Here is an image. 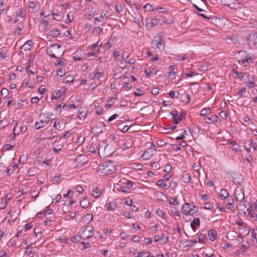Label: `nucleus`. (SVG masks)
<instances>
[{
  "label": "nucleus",
  "mask_w": 257,
  "mask_h": 257,
  "mask_svg": "<svg viewBox=\"0 0 257 257\" xmlns=\"http://www.w3.org/2000/svg\"><path fill=\"white\" fill-rule=\"evenodd\" d=\"M115 170L114 163L111 161H109L100 164L97 171L100 174L107 175L114 173Z\"/></svg>",
  "instance_id": "nucleus-1"
},
{
  "label": "nucleus",
  "mask_w": 257,
  "mask_h": 257,
  "mask_svg": "<svg viewBox=\"0 0 257 257\" xmlns=\"http://www.w3.org/2000/svg\"><path fill=\"white\" fill-rule=\"evenodd\" d=\"M46 53L51 57L59 59L63 55L64 51L60 45L53 44L47 48Z\"/></svg>",
  "instance_id": "nucleus-2"
},
{
  "label": "nucleus",
  "mask_w": 257,
  "mask_h": 257,
  "mask_svg": "<svg viewBox=\"0 0 257 257\" xmlns=\"http://www.w3.org/2000/svg\"><path fill=\"white\" fill-rule=\"evenodd\" d=\"M52 115V113L50 114L49 113L40 114L39 121L35 123V128L38 130L47 125L50 121H52L51 119Z\"/></svg>",
  "instance_id": "nucleus-3"
},
{
  "label": "nucleus",
  "mask_w": 257,
  "mask_h": 257,
  "mask_svg": "<svg viewBox=\"0 0 257 257\" xmlns=\"http://www.w3.org/2000/svg\"><path fill=\"white\" fill-rule=\"evenodd\" d=\"M153 48L158 49L159 51L163 50L165 49L164 41L162 39L161 33L158 34L152 42Z\"/></svg>",
  "instance_id": "nucleus-4"
},
{
  "label": "nucleus",
  "mask_w": 257,
  "mask_h": 257,
  "mask_svg": "<svg viewBox=\"0 0 257 257\" xmlns=\"http://www.w3.org/2000/svg\"><path fill=\"white\" fill-rule=\"evenodd\" d=\"M181 211L186 215H193L198 211V209L196 206H191L189 203H185L182 205Z\"/></svg>",
  "instance_id": "nucleus-5"
},
{
  "label": "nucleus",
  "mask_w": 257,
  "mask_h": 257,
  "mask_svg": "<svg viewBox=\"0 0 257 257\" xmlns=\"http://www.w3.org/2000/svg\"><path fill=\"white\" fill-rule=\"evenodd\" d=\"M247 42L251 48L257 47V32L252 31L248 35Z\"/></svg>",
  "instance_id": "nucleus-6"
},
{
  "label": "nucleus",
  "mask_w": 257,
  "mask_h": 257,
  "mask_svg": "<svg viewBox=\"0 0 257 257\" xmlns=\"http://www.w3.org/2000/svg\"><path fill=\"white\" fill-rule=\"evenodd\" d=\"M88 162V159L86 156L84 155H79L74 161V164L76 167L81 168L86 164Z\"/></svg>",
  "instance_id": "nucleus-7"
},
{
  "label": "nucleus",
  "mask_w": 257,
  "mask_h": 257,
  "mask_svg": "<svg viewBox=\"0 0 257 257\" xmlns=\"http://www.w3.org/2000/svg\"><path fill=\"white\" fill-rule=\"evenodd\" d=\"M156 151L155 146L153 144L148 149H147L142 155V158L144 160H148L150 159L154 155Z\"/></svg>",
  "instance_id": "nucleus-8"
},
{
  "label": "nucleus",
  "mask_w": 257,
  "mask_h": 257,
  "mask_svg": "<svg viewBox=\"0 0 257 257\" xmlns=\"http://www.w3.org/2000/svg\"><path fill=\"white\" fill-rule=\"evenodd\" d=\"M103 70L101 67H98L90 74V77L91 79H99L103 76Z\"/></svg>",
  "instance_id": "nucleus-9"
},
{
  "label": "nucleus",
  "mask_w": 257,
  "mask_h": 257,
  "mask_svg": "<svg viewBox=\"0 0 257 257\" xmlns=\"http://www.w3.org/2000/svg\"><path fill=\"white\" fill-rule=\"evenodd\" d=\"M234 196L236 201L241 202L244 198V191L241 187H237L234 191Z\"/></svg>",
  "instance_id": "nucleus-10"
},
{
  "label": "nucleus",
  "mask_w": 257,
  "mask_h": 257,
  "mask_svg": "<svg viewBox=\"0 0 257 257\" xmlns=\"http://www.w3.org/2000/svg\"><path fill=\"white\" fill-rule=\"evenodd\" d=\"M246 86L249 88L255 87L256 85L255 82V77L254 75L247 74L245 82Z\"/></svg>",
  "instance_id": "nucleus-11"
},
{
  "label": "nucleus",
  "mask_w": 257,
  "mask_h": 257,
  "mask_svg": "<svg viewBox=\"0 0 257 257\" xmlns=\"http://www.w3.org/2000/svg\"><path fill=\"white\" fill-rule=\"evenodd\" d=\"M124 184V186H120L118 190L120 191L123 193H128L130 192V190L133 187V183L131 181H127L126 182H124L122 183L121 184Z\"/></svg>",
  "instance_id": "nucleus-12"
},
{
  "label": "nucleus",
  "mask_w": 257,
  "mask_h": 257,
  "mask_svg": "<svg viewBox=\"0 0 257 257\" xmlns=\"http://www.w3.org/2000/svg\"><path fill=\"white\" fill-rule=\"evenodd\" d=\"M167 20L165 18H163V19L154 18L151 19V21L148 23V24L151 27L153 28L158 25H163L164 23H167Z\"/></svg>",
  "instance_id": "nucleus-13"
},
{
  "label": "nucleus",
  "mask_w": 257,
  "mask_h": 257,
  "mask_svg": "<svg viewBox=\"0 0 257 257\" xmlns=\"http://www.w3.org/2000/svg\"><path fill=\"white\" fill-rule=\"evenodd\" d=\"M12 194L11 193L7 194L5 197L0 200V209H4L6 207L8 202L11 199Z\"/></svg>",
  "instance_id": "nucleus-14"
},
{
  "label": "nucleus",
  "mask_w": 257,
  "mask_h": 257,
  "mask_svg": "<svg viewBox=\"0 0 257 257\" xmlns=\"http://www.w3.org/2000/svg\"><path fill=\"white\" fill-rule=\"evenodd\" d=\"M67 89L62 88L60 90H56L52 92V99H57L62 96V94H65Z\"/></svg>",
  "instance_id": "nucleus-15"
},
{
  "label": "nucleus",
  "mask_w": 257,
  "mask_h": 257,
  "mask_svg": "<svg viewBox=\"0 0 257 257\" xmlns=\"http://www.w3.org/2000/svg\"><path fill=\"white\" fill-rule=\"evenodd\" d=\"M27 130V127L25 125L18 126L17 123L15 126L13 130L14 136L19 135L20 133H25Z\"/></svg>",
  "instance_id": "nucleus-16"
},
{
  "label": "nucleus",
  "mask_w": 257,
  "mask_h": 257,
  "mask_svg": "<svg viewBox=\"0 0 257 257\" xmlns=\"http://www.w3.org/2000/svg\"><path fill=\"white\" fill-rule=\"evenodd\" d=\"M208 236L209 240L213 242L217 238V232L214 229H211L208 231Z\"/></svg>",
  "instance_id": "nucleus-17"
},
{
  "label": "nucleus",
  "mask_w": 257,
  "mask_h": 257,
  "mask_svg": "<svg viewBox=\"0 0 257 257\" xmlns=\"http://www.w3.org/2000/svg\"><path fill=\"white\" fill-rule=\"evenodd\" d=\"M33 45L34 43L33 41L32 40H28L21 47V49H23L25 51H28L33 48Z\"/></svg>",
  "instance_id": "nucleus-18"
},
{
  "label": "nucleus",
  "mask_w": 257,
  "mask_h": 257,
  "mask_svg": "<svg viewBox=\"0 0 257 257\" xmlns=\"http://www.w3.org/2000/svg\"><path fill=\"white\" fill-rule=\"evenodd\" d=\"M145 72L147 77H149L152 74L156 75L157 73V70L155 67H150L145 69Z\"/></svg>",
  "instance_id": "nucleus-19"
},
{
  "label": "nucleus",
  "mask_w": 257,
  "mask_h": 257,
  "mask_svg": "<svg viewBox=\"0 0 257 257\" xmlns=\"http://www.w3.org/2000/svg\"><path fill=\"white\" fill-rule=\"evenodd\" d=\"M173 117L175 124H179L182 120V118H179V115L177 110H173L170 112Z\"/></svg>",
  "instance_id": "nucleus-20"
},
{
  "label": "nucleus",
  "mask_w": 257,
  "mask_h": 257,
  "mask_svg": "<svg viewBox=\"0 0 257 257\" xmlns=\"http://www.w3.org/2000/svg\"><path fill=\"white\" fill-rule=\"evenodd\" d=\"M154 240L155 242L162 240L164 243H167L168 241V238L166 237L164 234L161 233V234H157L155 235Z\"/></svg>",
  "instance_id": "nucleus-21"
},
{
  "label": "nucleus",
  "mask_w": 257,
  "mask_h": 257,
  "mask_svg": "<svg viewBox=\"0 0 257 257\" xmlns=\"http://www.w3.org/2000/svg\"><path fill=\"white\" fill-rule=\"evenodd\" d=\"M201 168V166L200 161L195 163L192 166L193 170L194 171L196 172L198 174L197 177L198 178H200V174H201V173L200 171Z\"/></svg>",
  "instance_id": "nucleus-22"
},
{
  "label": "nucleus",
  "mask_w": 257,
  "mask_h": 257,
  "mask_svg": "<svg viewBox=\"0 0 257 257\" xmlns=\"http://www.w3.org/2000/svg\"><path fill=\"white\" fill-rule=\"evenodd\" d=\"M232 72L234 74H235V76H234V78L235 79L238 78L240 80H242L246 75V73L241 72H238L234 68H232Z\"/></svg>",
  "instance_id": "nucleus-23"
},
{
  "label": "nucleus",
  "mask_w": 257,
  "mask_h": 257,
  "mask_svg": "<svg viewBox=\"0 0 257 257\" xmlns=\"http://www.w3.org/2000/svg\"><path fill=\"white\" fill-rule=\"evenodd\" d=\"M93 235V232L91 231L90 228L89 227H87L86 228L83 234L82 235V238L84 239L85 238H88L91 237Z\"/></svg>",
  "instance_id": "nucleus-24"
},
{
  "label": "nucleus",
  "mask_w": 257,
  "mask_h": 257,
  "mask_svg": "<svg viewBox=\"0 0 257 257\" xmlns=\"http://www.w3.org/2000/svg\"><path fill=\"white\" fill-rule=\"evenodd\" d=\"M219 120L217 115H212L210 117H207L205 119V121L207 123H211L217 122Z\"/></svg>",
  "instance_id": "nucleus-25"
},
{
  "label": "nucleus",
  "mask_w": 257,
  "mask_h": 257,
  "mask_svg": "<svg viewBox=\"0 0 257 257\" xmlns=\"http://www.w3.org/2000/svg\"><path fill=\"white\" fill-rule=\"evenodd\" d=\"M254 59V56H249L248 55H246L244 58H241L238 60V63L240 64H243L245 63H249V60H251Z\"/></svg>",
  "instance_id": "nucleus-26"
},
{
  "label": "nucleus",
  "mask_w": 257,
  "mask_h": 257,
  "mask_svg": "<svg viewBox=\"0 0 257 257\" xmlns=\"http://www.w3.org/2000/svg\"><path fill=\"white\" fill-rule=\"evenodd\" d=\"M198 242L200 243H204L206 240H207V236L206 234L200 233H198Z\"/></svg>",
  "instance_id": "nucleus-27"
},
{
  "label": "nucleus",
  "mask_w": 257,
  "mask_h": 257,
  "mask_svg": "<svg viewBox=\"0 0 257 257\" xmlns=\"http://www.w3.org/2000/svg\"><path fill=\"white\" fill-rule=\"evenodd\" d=\"M8 57V51L7 49L3 48L0 51V60H4Z\"/></svg>",
  "instance_id": "nucleus-28"
},
{
  "label": "nucleus",
  "mask_w": 257,
  "mask_h": 257,
  "mask_svg": "<svg viewBox=\"0 0 257 257\" xmlns=\"http://www.w3.org/2000/svg\"><path fill=\"white\" fill-rule=\"evenodd\" d=\"M191 180V176L190 174L186 173L182 175V181L185 183H188Z\"/></svg>",
  "instance_id": "nucleus-29"
},
{
  "label": "nucleus",
  "mask_w": 257,
  "mask_h": 257,
  "mask_svg": "<svg viewBox=\"0 0 257 257\" xmlns=\"http://www.w3.org/2000/svg\"><path fill=\"white\" fill-rule=\"evenodd\" d=\"M237 210L240 214H245V210H248L249 209L246 208L244 205L240 203L237 206Z\"/></svg>",
  "instance_id": "nucleus-30"
},
{
  "label": "nucleus",
  "mask_w": 257,
  "mask_h": 257,
  "mask_svg": "<svg viewBox=\"0 0 257 257\" xmlns=\"http://www.w3.org/2000/svg\"><path fill=\"white\" fill-rule=\"evenodd\" d=\"M56 141H55L54 142V146L53 147V150L54 152L58 153L61 150L63 145L62 144H56Z\"/></svg>",
  "instance_id": "nucleus-31"
},
{
  "label": "nucleus",
  "mask_w": 257,
  "mask_h": 257,
  "mask_svg": "<svg viewBox=\"0 0 257 257\" xmlns=\"http://www.w3.org/2000/svg\"><path fill=\"white\" fill-rule=\"evenodd\" d=\"M26 12L25 11H23L22 8L19 9L16 13V17H20L21 18H23L26 16Z\"/></svg>",
  "instance_id": "nucleus-32"
},
{
  "label": "nucleus",
  "mask_w": 257,
  "mask_h": 257,
  "mask_svg": "<svg viewBox=\"0 0 257 257\" xmlns=\"http://www.w3.org/2000/svg\"><path fill=\"white\" fill-rule=\"evenodd\" d=\"M156 184L157 186H158L160 187H162L164 189H167L168 188V186H167V183L165 182V180H164L163 179H160V180H158Z\"/></svg>",
  "instance_id": "nucleus-33"
},
{
  "label": "nucleus",
  "mask_w": 257,
  "mask_h": 257,
  "mask_svg": "<svg viewBox=\"0 0 257 257\" xmlns=\"http://www.w3.org/2000/svg\"><path fill=\"white\" fill-rule=\"evenodd\" d=\"M117 207V204L114 202H110L107 204V211H113Z\"/></svg>",
  "instance_id": "nucleus-34"
},
{
  "label": "nucleus",
  "mask_w": 257,
  "mask_h": 257,
  "mask_svg": "<svg viewBox=\"0 0 257 257\" xmlns=\"http://www.w3.org/2000/svg\"><path fill=\"white\" fill-rule=\"evenodd\" d=\"M219 196L222 200H224L228 196V194L225 189H221L219 193Z\"/></svg>",
  "instance_id": "nucleus-35"
},
{
  "label": "nucleus",
  "mask_w": 257,
  "mask_h": 257,
  "mask_svg": "<svg viewBox=\"0 0 257 257\" xmlns=\"http://www.w3.org/2000/svg\"><path fill=\"white\" fill-rule=\"evenodd\" d=\"M80 204L82 208H86L88 206L89 202L86 198H84L82 200H80Z\"/></svg>",
  "instance_id": "nucleus-36"
},
{
  "label": "nucleus",
  "mask_w": 257,
  "mask_h": 257,
  "mask_svg": "<svg viewBox=\"0 0 257 257\" xmlns=\"http://www.w3.org/2000/svg\"><path fill=\"white\" fill-rule=\"evenodd\" d=\"M132 145L133 143L131 140H127L123 143L122 145V148L123 150L128 149L132 147Z\"/></svg>",
  "instance_id": "nucleus-37"
},
{
  "label": "nucleus",
  "mask_w": 257,
  "mask_h": 257,
  "mask_svg": "<svg viewBox=\"0 0 257 257\" xmlns=\"http://www.w3.org/2000/svg\"><path fill=\"white\" fill-rule=\"evenodd\" d=\"M101 194V190L99 188L96 187L93 190L92 194L95 198H98Z\"/></svg>",
  "instance_id": "nucleus-38"
},
{
  "label": "nucleus",
  "mask_w": 257,
  "mask_h": 257,
  "mask_svg": "<svg viewBox=\"0 0 257 257\" xmlns=\"http://www.w3.org/2000/svg\"><path fill=\"white\" fill-rule=\"evenodd\" d=\"M211 113V110L209 108H205L201 111L200 115L206 116Z\"/></svg>",
  "instance_id": "nucleus-39"
},
{
  "label": "nucleus",
  "mask_w": 257,
  "mask_h": 257,
  "mask_svg": "<svg viewBox=\"0 0 257 257\" xmlns=\"http://www.w3.org/2000/svg\"><path fill=\"white\" fill-rule=\"evenodd\" d=\"M193 225H195L197 227L200 226V219L198 217L194 218L193 221L191 223V226L192 229L194 231Z\"/></svg>",
  "instance_id": "nucleus-40"
},
{
  "label": "nucleus",
  "mask_w": 257,
  "mask_h": 257,
  "mask_svg": "<svg viewBox=\"0 0 257 257\" xmlns=\"http://www.w3.org/2000/svg\"><path fill=\"white\" fill-rule=\"evenodd\" d=\"M18 167V165L16 164H15L12 166H10L9 167V168H8V170H7L8 174H9V175L12 174L14 171Z\"/></svg>",
  "instance_id": "nucleus-41"
},
{
  "label": "nucleus",
  "mask_w": 257,
  "mask_h": 257,
  "mask_svg": "<svg viewBox=\"0 0 257 257\" xmlns=\"http://www.w3.org/2000/svg\"><path fill=\"white\" fill-rule=\"evenodd\" d=\"M150 251H140L136 257H150Z\"/></svg>",
  "instance_id": "nucleus-42"
},
{
  "label": "nucleus",
  "mask_w": 257,
  "mask_h": 257,
  "mask_svg": "<svg viewBox=\"0 0 257 257\" xmlns=\"http://www.w3.org/2000/svg\"><path fill=\"white\" fill-rule=\"evenodd\" d=\"M59 34V30L58 29L52 30L49 33V35L53 37H57Z\"/></svg>",
  "instance_id": "nucleus-43"
},
{
  "label": "nucleus",
  "mask_w": 257,
  "mask_h": 257,
  "mask_svg": "<svg viewBox=\"0 0 257 257\" xmlns=\"http://www.w3.org/2000/svg\"><path fill=\"white\" fill-rule=\"evenodd\" d=\"M61 177V175L60 174H57L53 177V183L56 184H59L60 182L61 179L60 178Z\"/></svg>",
  "instance_id": "nucleus-44"
},
{
  "label": "nucleus",
  "mask_w": 257,
  "mask_h": 257,
  "mask_svg": "<svg viewBox=\"0 0 257 257\" xmlns=\"http://www.w3.org/2000/svg\"><path fill=\"white\" fill-rule=\"evenodd\" d=\"M102 30V28L99 27H95L93 30V34L95 36L98 35L100 34Z\"/></svg>",
  "instance_id": "nucleus-45"
},
{
  "label": "nucleus",
  "mask_w": 257,
  "mask_h": 257,
  "mask_svg": "<svg viewBox=\"0 0 257 257\" xmlns=\"http://www.w3.org/2000/svg\"><path fill=\"white\" fill-rule=\"evenodd\" d=\"M22 31V28L20 26H18L17 27L14 29L13 34L15 36H19L21 34Z\"/></svg>",
  "instance_id": "nucleus-46"
},
{
  "label": "nucleus",
  "mask_w": 257,
  "mask_h": 257,
  "mask_svg": "<svg viewBox=\"0 0 257 257\" xmlns=\"http://www.w3.org/2000/svg\"><path fill=\"white\" fill-rule=\"evenodd\" d=\"M169 203L171 205L176 206L179 205V201L177 198L171 197L169 199Z\"/></svg>",
  "instance_id": "nucleus-47"
},
{
  "label": "nucleus",
  "mask_w": 257,
  "mask_h": 257,
  "mask_svg": "<svg viewBox=\"0 0 257 257\" xmlns=\"http://www.w3.org/2000/svg\"><path fill=\"white\" fill-rule=\"evenodd\" d=\"M9 92L8 89L6 88H3L1 90L0 95L4 97H6L8 96Z\"/></svg>",
  "instance_id": "nucleus-48"
},
{
  "label": "nucleus",
  "mask_w": 257,
  "mask_h": 257,
  "mask_svg": "<svg viewBox=\"0 0 257 257\" xmlns=\"http://www.w3.org/2000/svg\"><path fill=\"white\" fill-rule=\"evenodd\" d=\"M233 199L232 198H229L228 203L226 204L227 208L229 210H232L234 207L233 204Z\"/></svg>",
  "instance_id": "nucleus-49"
},
{
  "label": "nucleus",
  "mask_w": 257,
  "mask_h": 257,
  "mask_svg": "<svg viewBox=\"0 0 257 257\" xmlns=\"http://www.w3.org/2000/svg\"><path fill=\"white\" fill-rule=\"evenodd\" d=\"M123 5L122 4H119L118 5H116L115 6V10L116 11V12L118 14L120 13L123 11Z\"/></svg>",
  "instance_id": "nucleus-50"
},
{
  "label": "nucleus",
  "mask_w": 257,
  "mask_h": 257,
  "mask_svg": "<svg viewBox=\"0 0 257 257\" xmlns=\"http://www.w3.org/2000/svg\"><path fill=\"white\" fill-rule=\"evenodd\" d=\"M250 147H252L254 151L257 150V138L255 140H251L250 143Z\"/></svg>",
  "instance_id": "nucleus-51"
},
{
  "label": "nucleus",
  "mask_w": 257,
  "mask_h": 257,
  "mask_svg": "<svg viewBox=\"0 0 257 257\" xmlns=\"http://www.w3.org/2000/svg\"><path fill=\"white\" fill-rule=\"evenodd\" d=\"M86 113L84 111H81L80 109L78 111V117L80 119H83L85 118Z\"/></svg>",
  "instance_id": "nucleus-52"
},
{
  "label": "nucleus",
  "mask_w": 257,
  "mask_h": 257,
  "mask_svg": "<svg viewBox=\"0 0 257 257\" xmlns=\"http://www.w3.org/2000/svg\"><path fill=\"white\" fill-rule=\"evenodd\" d=\"M172 169V165L170 164H168L164 166L163 171L166 173H170Z\"/></svg>",
  "instance_id": "nucleus-53"
},
{
  "label": "nucleus",
  "mask_w": 257,
  "mask_h": 257,
  "mask_svg": "<svg viewBox=\"0 0 257 257\" xmlns=\"http://www.w3.org/2000/svg\"><path fill=\"white\" fill-rule=\"evenodd\" d=\"M156 214L160 217H161L162 218H165V213L164 212V211L160 209H158L156 211Z\"/></svg>",
  "instance_id": "nucleus-54"
},
{
  "label": "nucleus",
  "mask_w": 257,
  "mask_h": 257,
  "mask_svg": "<svg viewBox=\"0 0 257 257\" xmlns=\"http://www.w3.org/2000/svg\"><path fill=\"white\" fill-rule=\"evenodd\" d=\"M36 252L34 250H26L25 252V254L29 256V257H34Z\"/></svg>",
  "instance_id": "nucleus-55"
},
{
  "label": "nucleus",
  "mask_w": 257,
  "mask_h": 257,
  "mask_svg": "<svg viewBox=\"0 0 257 257\" xmlns=\"http://www.w3.org/2000/svg\"><path fill=\"white\" fill-rule=\"evenodd\" d=\"M84 218L86 219L88 222H90L92 221L93 217L92 214L87 213L84 215Z\"/></svg>",
  "instance_id": "nucleus-56"
},
{
  "label": "nucleus",
  "mask_w": 257,
  "mask_h": 257,
  "mask_svg": "<svg viewBox=\"0 0 257 257\" xmlns=\"http://www.w3.org/2000/svg\"><path fill=\"white\" fill-rule=\"evenodd\" d=\"M115 40V37H110L108 41L107 42V44H109V46L107 47V49H109L111 47V46L114 44Z\"/></svg>",
  "instance_id": "nucleus-57"
},
{
  "label": "nucleus",
  "mask_w": 257,
  "mask_h": 257,
  "mask_svg": "<svg viewBox=\"0 0 257 257\" xmlns=\"http://www.w3.org/2000/svg\"><path fill=\"white\" fill-rule=\"evenodd\" d=\"M169 95L171 97L178 98L179 95V92H175L174 91H170L169 93Z\"/></svg>",
  "instance_id": "nucleus-58"
},
{
  "label": "nucleus",
  "mask_w": 257,
  "mask_h": 257,
  "mask_svg": "<svg viewBox=\"0 0 257 257\" xmlns=\"http://www.w3.org/2000/svg\"><path fill=\"white\" fill-rule=\"evenodd\" d=\"M56 133H52L51 135L50 136L46 137V138H44L43 139L48 140H52L56 137Z\"/></svg>",
  "instance_id": "nucleus-59"
},
{
  "label": "nucleus",
  "mask_w": 257,
  "mask_h": 257,
  "mask_svg": "<svg viewBox=\"0 0 257 257\" xmlns=\"http://www.w3.org/2000/svg\"><path fill=\"white\" fill-rule=\"evenodd\" d=\"M249 210H250V211H251L250 212H253L254 211H257V204L254 203L253 204H251L249 206Z\"/></svg>",
  "instance_id": "nucleus-60"
},
{
  "label": "nucleus",
  "mask_w": 257,
  "mask_h": 257,
  "mask_svg": "<svg viewBox=\"0 0 257 257\" xmlns=\"http://www.w3.org/2000/svg\"><path fill=\"white\" fill-rule=\"evenodd\" d=\"M8 124V121L6 120H2L0 121V128L3 129Z\"/></svg>",
  "instance_id": "nucleus-61"
},
{
  "label": "nucleus",
  "mask_w": 257,
  "mask_h": 257,
  "mask_svg": "<svg viewBox=\"0 0 257 257\" xmlns=\"http://www.w3.org/2000/svg\"><path fill=\"white\" fill-rule=\"evenodd\" d=\"M74 20L73 14L70 12L67 16V23L71 22Z\"/></svg>",
  "instance_id": "nucleus-62"
},
{
  "label": "nucleus",
  "mask_w": 257,
  "mask_h": 257,
  "mask_svg": "<svg viewBox=\"0 0 257 257\" xmlns=\"http://www.w3.org/2000/svg\"><path fill=\"white\" fill-rule=\"evenodd\" d=\"M204 208L206 209L212 210L213 208V206L211 203L207 202L204 204Z\"/></svg>",
  "instance_id": "nucleus-63"
},
{
  "label": "nucleus",
  "mask_w": 257,
  "mask_h": 257,
  "mask_svg": "<svg viewBox=\"0 0 257 257\" xmlns=\"http://www.w3.org/2000/svg\"><path fill=\"white\" fill-rule=\"evenodd\" d=\"M252 237L255 239L257 242V228L256 229H253L251 232Z\"/></svg>",
  "instance_id": "nucleus-64"
}]
</instances>
